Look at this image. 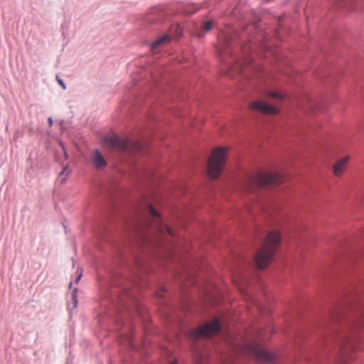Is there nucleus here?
Listing matches in <instances>:
<instances>
[{
  "label": "nucleus",
  "instance_id": "12",
  "mask_svg": "<svg viewBox=\"0 0 364 364\" xmlns=\"http://www.w3.org/2000/svg\"><path fill=\"white\" fill-rule=\"evenodd\" d=\"M171 42V36L170 35L165 34L158 39L155 40L151 44V48L152 50L156 49L158 47L166 45Z\"/></svg>",
  "mask_w": 364,
  "mask_h": 364
},
{
  "label": "nucleus",
  "instance_id": "9",
  "mask_svg": "<svg viewBox=\"0 0 364 364\" xmlns=\"http://www.w3.org/2000/svg\"><path fill=\"white\" fill-rule=\"evenodd\" d=\"M251 63L252 58L249 57L245 59L237 60L230 68V77H234V73H243L245 72V68L252 69L253 66L250 65Z\"/></svg>",
  "mask_w": 364,
  "mask_h": 364
},
{
  "label": "nucleus",
  "instance_id": "1",
  "mask_svg": "<svg viewBox=\"0 0 364 364\" xmlns=\"http://www.w3.org/2000/svg\"><path fill=\"white\" fill-rule=\"evenodd\" d=\"M280 242V235L278 232L273 231L267 235L264 245L255 257L258 268L264 269L270 264Z\"/></svg>",
  "mask_w": 364,
  "mask_h": 364
},
{
  "label": "nucleus",
  "instance_id": "19",
  "mask_svg": "<svg viewBox=\"0 0 364 364\" xmlns=\"http://www.w3.org/2000/svg\"><path fill=\"white\" fill-rule=\"evenodd\" d=\"M48 121L49 126L51 127L52 124H53V119H52V118L49 117Z\"/></svg>",
  "mask_w": 364,
  "mask_h": 364
},
{
  "label": "nucleus",
  "instance_id": "18",
  "mask_svg": "<svg viewBox=\"0 0 364 364\" xmlns=\"http://www.w3.org/2000/svg\"><path fill=\"white\" fill-rule=\"evenodd\" d=\"M133 146L136 149H139L141 148V145L139 143H136L133 144Z\"/></svg>",
  "mask_w": 364,
  "mask_h": 364
},
{
  "label": "nucleus",
  "instance_id": "8",
  "mask_svg": "<svg viewBox=\"0 0 364 364\" xmlns=\"http://www.w3.org/2000/svg\"><path fill=\"white\" fill-rule=\"evenodd\" d=\"M104 144L114 149L127 151L130 149L131 144L127 139H121L117 136H107L104 138Z\"/></svg>",
  "mask_w": 364,
  "mask_h": 364
},
{
  "label": "nucleus",
  "instance_id": "14",
  "mask_svg": "<svg viewBox=\"0 0 364 364\" xmlns=\"http://www.w3.org/2000/svg\"><path fill=\"white\" fill-rule=\"evenodd\" d=\"M182 34L183 28L179 24H177L171 28L168 35H170L171 38L173 36L174 38H178L181 37Z\"/></svg>",
  "mask_w": 364,
  "mask_h": 364
},
{
  "label": "nucleus",
  "instance_id": "17",
  "mask_svg": "<svg viewBox=\"0 0 364 364\" xmlns=\"http://www.w3.org/2000/svg\"><path fill=\"white\" fill-rule=\"evenodd\" d=\"M56 79H57V81L59 83V85L62 87V88L63 90H65L66 88V86H65L64 82L63 81V80L59 78L58 75H56Z\"/></svg>",
  "mask_w": 364,
  "mask_h": 364
},
{
  "label": "nucleus",
  "instance_id": "11",
  "mask_svg": "<svg viewBox=\"0 0 364 364\" xmlns=\"http://www.w3.org/2000/svg\"><path fill=\"white\" fill-rule=\"evenodd\" d=\"M349 160L350 156H346L335 162L333 166V172L336 176L340 177L345 173Z\"/></svg>",
  "mask_w": 364,
  "mask_h": 364
},
{
  "label": "nucleus",
  "instance_id": "20",
  "mask_svg": "<svg viewBox=\"0 0 364 364\" xmlns=\"http://www.w3.org/2000/svg\"><path fill=\"white\" fill-rule=\"evenodd\" d=\"M73 299H74L75 306L76 304H77V300H76V296H73Z\"/></svg>",
  "mask_w": 364,
  "mask_h": 364
},
{
  "label": "nucleus",
  "instance_id": "7",
  "mask_svg": "<svg viewBox=\"0 0 364 364\" xmlns=\"http://www.w3.org/2000/svg\"><path fill=\"white\" fill-rule=\"evenodd\" d=\"M149 210L150 214L155 218L154 222L156 226L157 231L159 232L161 240H167L168 237L174 235V232L171 228L161 222L159 213L151 205H149Z\"/></svg>",
  "mask_w": 364,
  "mask_h": 364
},
{
  "label": "nucleus",
  "instance_id": "2",
  "mask_svg": "<svg viewBox=\"0 0 364 364\" xmlns=\"http://www.w3.org/2000/svg\"><path fill=\"white\" fill-rule=\"evenodd\" d=\"M348 308V311H357V313L355 315V321L351 329L333 338L336 344L340 346L341 348H347L348 344L349 347H353V337L355 331L364 326V308L362 304L356 302L350 304Z\"/></svg>",
  "mask_w": 364,
  "mask_h": 364
},
{
  "label": "nucleus",
  "instance_id": "13",
  "mask_svg": "<svg viewBox=\"0 0 364 364\" xmlns=\"http://www.w3.org/2000/svg\"><path fill=\"white\" fill-rule=\"evenodd\" d=\"M93 162L97 168H102L106 165V161L99 150L95 149L93 156Z\"/></svg>",
  "mask_w": 364,
  "mask_h": 364
},
{
  "label": "nucleus",
  "instance_id": "5",
  "mask_svg": "<svg viewBox=\"0 0 364 364\" xmlns=\"http://www.w3.org/2000/svg\"><path fill=\"white\" fill-rule=\"evenodd\" d=\"M240 351L243 353L252 355L257 360L270 363L276 360V355L262 348L256 342L246 343L241 346Z\"/></svg>",
  "mask_w": 364,
  "mask_h": 364
},
{
  "label": "nucleus",
  "instance_id": "16",
  "mask_svg": "<svg viewBox=\"0 0 364 364\" xmlns=\"http://www.w3.org/2000/svg\"><path fill=\"white\" fill-rule=\"evenodd\" d=\"M268 96L272 97V98H275V99H279V100H282L284 99V95L277 91H270L268 92Z\"/></svg>",
  "mask_w": 364,
  "mask_h": 364
},
{
  "label": "nucleus",
  "instance_id": "3",
  "mask_svg": "<svg viewBox=\"0 0 364 364\" xmlns=\"http://www.w3.org/2000/svg\"><path fill=\"white\" fill-rule=\"evenodd\" d=\"M282 176L277 172L267 173L259 171L250 176L245 181V188L249 192H254L257 188L267 186H276L282 183Z\"/></svg>",
  "mask_w": 364,
  "mask_h": 364
},
{
  "label": "nucleus",
  "instance_id": "15",
  "mask_svg": "<svg viewBox=\"0 0 364 364\" xmlns=\"http://www.w3.org/2000/svg\"><path fill=\"white\" fill-rule=\"evenodd\" d=\"M213 25V21H208L205 23H203L202 31L197 34L198 37L201 38L203 36V35L211 30Z\"/></svg>",
  "mask_w": 364,
  "mask_h": 364
},
{
  "label": "nucleus",
  "instance_id": "10",
  "mask_svg": "<svg viewBox=\"0 0 364 364\" xmlns=\"http://www.w3.org/2000/svg\"><path fill=\"white\" fill-rule=\"evenodd\" d=\"M251 109L260 112L267 114H276L279 112V109L274 107L262 102H252L250 105Z\"/></svg>",
  "mask_w": 364,
  "mask_h": 364
},
{
  "label": "nucleus",
  "instance_id": "4",
  "mask_svg": "<svg viewBox=\"0 0 364 364\" xmlns=\"http://www.w3.org/2000/svg\"><path fill=\"white\" fill-rule=\"evenodd\" d=\"M228 148L218 146L215 148L209 158L207 165V173L212 179L217 178L224 168L226 163Z\"/></svg>",
  "mask_w": 364,
  "mask_h": 364
},
{
  "label": "nucleus",
  "instance_id": "23",
  "mask_svg": "<svg viewBox=\"0 0 364 364\" xmlns=\"http://www.w3.org/2000/svg\"><path fill=\"white\" fill-rule=\"evenodd\" d=\"M171 364H177V360H174L173 361H172L171 363Z\"/></svg>",
  "mask_w": 364,
  "mask_h": 364
},
{
  "label": "nucleus",
  "instance_id": "21",
  "mask_svg": "<svg viewBox=\"0 0 364 364\" xmlns=\"http://www.w3.org/2000/svg\"><path fill=\"white\" fill-rule=\"evenodd\" d=\"M252 303L255 304L258 308H259V304L255 301H252Z\"/></svg>",
  "mask_w": 364,
  "mask_h": 364
},
{
  "label": "nucleus",
  "instance_id": "6",
  "mask_svg": "<svg viewBox=\"0 0 364 364\" xmlns=\"http://www.w3.org/2000/svg\"><path fill=\"white\" fill-rule=\"evenodd\" d=\"M220 329V324L218 319H214L197 329L192 330L190 336L193 338L208 337L217 333Z\"/></svg>",
  "mask_w": 364,
  "mask_h": 364
},
{
  "label": "nucleus",
  "instance_id": "22",
  "mask_svg": "<svg viewBox=\"0 0 364 364\" xmlns=\"http://www.w3.org/2000/svg\"><path fill=\"white\" fill-rule=\"evenodd\" d=\"M80 277H81V274H80V275L77 277V278L76 279V282H77L80 280Z\"/></svg>",
  "mask_w": 364,
  "mask_h": 364
}]
</instances>
